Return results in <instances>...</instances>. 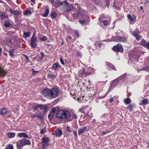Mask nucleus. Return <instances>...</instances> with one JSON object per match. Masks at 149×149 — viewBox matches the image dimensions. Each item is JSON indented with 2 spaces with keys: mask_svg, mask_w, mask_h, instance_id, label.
Wrapping results in <instances>:
<instances>
[{
  "mask_svg": "<svg viewBox=\"0 0 149 149\" xmlns=\"http://www.w3.org/2000/svg\"><path fill=\"white\" fill-rule=\"evenodd\" d=\"M58 93V89L53 88L51 89L47 88L44 89L41 92L42 95L50 99H53L57 97Z\"/></svg>",
  "mask_w": 149,
  "mask_h": 149,
  "instance_id": "1",
  "label": "nucleus"
},
{
  "mask_svg": "<svg viewBox=\"0 0 149 149\" xmlns=\"http://www.w3.org/2000/svg\"><path fill=\"white\" fill-rule=\"evenodd\" d=\"M30 141L26 139L19 140L17 142V149H21V148L26 145H30Z\"/></svg>",
  "mask_w": 149,
  "mask_h": 149,
  "instance_id": "2",
  "label": "nucleus"
},
{
  "mask_svg": "<svg viewBox=\"0 0 149 149\" xmlns=\"http://www.w3.org/2000/svg\"><path fill=\"white\" fill-rule=\"evenodd\" d=\"M125 75H127L126 74H125L123 75L120 76L117 79H116L114 80H113V82L111 83V88H113L116 85V83L117 82H118L119 81H120L121 79H123L125 80L126 79V77L125 76Z\"/></svg>",
  "mask_w": 149,
  "mask_h": 149,
  "instance_id": "3",
  "label": "nucleus"
},
{
  "mask_svg": "<svg viewBox=\"0 0 149 149\" xmlns=\"http://www.w3.org/2000/svg\"><path fill=\"white\" fill-rule=\"evenodd\" d=\"M112 50L116 52H120L122 53L123 52V46L121 44H118L116 46H114L112 48Z\"/></svg>",
  "mask_w": 149,
  "mask_h": 149,
  "instance_id": "4",
  "label": "nucleus"
},
{
  "mask_svg": "<svg viewBox=\"0 0 149 149\" xmlns=\"http://www.w3.org/2000/svg\"><path fill=\"white\" fill-rule=\"evenodd\" d=\"M113 40L117 42H125L127 41V39L125 37L116 36L113 37Z\"/></svg>",
  "mask_w": 149,
  "mask_h": 149,
  "instance_id": "5",
  "label": "nucleus"
},
{
  "mask_svg": "<svg viewBox=\"0 0 149 149\" xmlns=\"http://www.w3.org/2000/svg\"><path fill=\"white\" fill-rule=\"evenodd\" d=\"M35 33H34L31 38L30 45L32 48L36 47L37 44L36 43L37 38L35 36Z\"/></svg>",
  "mask_w": 149,
  "mask_h": 149,
  "instance_id": "6",
  "label": "nucleus"
},
{
  "mask_svg": "<svg viewBox=\"0 0 149 149\" xmlns=\"http://www.w3.org/2000/svg\"><path fill=\"white\" fill-rule=\"evenodd\" d=\"M62 119H68L71 116L70 112L68 111L63 110Z\"/></svg>",
  "mask_w": 149,
  "mask_h": 149,
  "instance_id": "7",
  "label": "nucleus"
},
{
  "mask_svg": "<svg viewBox=\"0 0 149 149\" xmlns=\"http://www.w3.org/2000/svg\"><path fill=\"white\" fill-rule=\"evenodd\" d=\"M42 141L41 143L42 144L46 145V146H48L49 145V139L47 137H43L42 139Z\"/></svg>",
  "mask_w": 149,
  "mask_h": 149,
  "instance_id": "8",
  "label": "nucleus"
},
{
  "mask_svg": "<svg viewBox=\"0 0 149 149\" xmlns=\"http://www.w3.org/2000/svg\"><path fill=\"white\" fill-rule=\"evenodd\" d=\"M139 32L137 30V31H134L132 33V35L135 37L137 40H139L141 38V37L139 35Z\"/></svg>",
  "mask_w": 149,
  "mask_h": 149,
  "instance_id": "9",
  "label": "nucleus"
},
{
  "mask_svg": "<svg viewBox=\"0 0 149 149\" xmlns=\"http://www.w3.org/2000/svg\"><path fill=\"white\" fill-rule=\"evenodd\" d=\"M62 134V131L59 129H57L56 131L53 132L52 134L56 135L57 136L59 137L61 136Z\"/></svg>",
  "mask_w": 149,
  "mask_h": 149,
  "instance_id": "10",
  "label": "nucleus"
},
{
  "mask_svg": "<svg viewBox=\"0 0 149 149\" xmlns=\"http://www.w3.org/2000/svg\"><path fill=\"white\" fill-rule=\"evenodd\" d=\"M140 43L142 46L145 47H146L148 49H149V42L146 43L144 40L142 39L141 40Z\"/></svg>",
  "mask_w": 149,
  "mask_h": 149,
  "instance_id": "11",
  "label": "nucleus"
},
{
  "mask_svg": "<svg viewBox=\"0 0 149 149\" xmlns=\"http://www.w3.org/2000/svg\"><path fill=\"white\" fill-rule=\"evenodd\" d=\"M63 110H60L57 112V113L56 115V117L57 118H59V119H62L63 114Z\"/></svg>",
  "mask_w": 149,
  "mask_h": 149,
  "instance_id": "12",
  "label": "nucleus"
},
{
  "mask_svg": "<svg viewBox=\"0 0 149 149\" xmlns=\"http://www.w3.org/2000/svg\"><path fill=\"white\" fill-rule=\"evenodd\" d=\"M39 108L41 110H45L44 112H46L47 109H48V107L45 105L39 104Z\"/></svg>",
  "mask_w": 149,
  "mask_h": 149,
  "instance_id": "13",
  "label": "nucleus"
},
{
  "mask_svg": "<svg viewBox=\"0 0 149 149\" xmlns=\"http://www.w3.org/2000/svg\"><path fill=\"white\" fill-rule=\"evenodd\" d=\"M7 111V110L6 108H3L0 110V113L1 115L4 116L6 114Z\"/></svg>",
  "mask_w": 149,
  "mask_h": 149,
  "instance_id": "14",
  "label": "nucleus"
},
{
  "mask_svg": "<svg viewBox=\"0 0 149 149\" xmlns=\"http://www.w3.org/2000/svg\"><path fill=\"white\" fill-rule=\"evenodd\" d=\"M37 117L41 121H43L44 120V114L43 113H40V114H38L37 113Z\"/></svg>",
  "mask_w": 149,
  "mask_h": 149,
  "instance_id": "15",
  "label": "nucleus"
},
{
  "mask_svg": "<svg viewBox=\"0 0 149 149\" xmlns=\"http://www.w3.org/2000/svg\"><path fill=\"white\" fill-rule=\"evenodd\" d=\"M7 73L6 72L3 70L0 67V77L5 76Z\"/></svg>",
  "mask_w": 149,
  "mask_h": 149,
  "instance_id": "16",
  "label": "nucleus"
},
{
  "mask_svg": "<svg viewBox=\"0 0 149 149\" xmlns=\"http://www.w3.org/2000/svg\"><path fill=\"white\" fill-rule=\"evenodd\" d=\"M87 128L86 126H84L83 128L81 127L79 128L78 130V133L79 134H80L83 132Z\"/></svg>",
  "mask_w": 149,
  "mask_h": 149,
  "instance_id": "17",
  "label": "nucleus"
},
{
  "mask_svg": "<svg viewBox=\"0 0 149 149\" xmlns=\"http://www.w3.org/2000/svg\"><path fill=\"white\" fill-rule=\"evenodd\" d=\"M18 136L19 137H23L24 138H28L29 136L27 134L25 133H19Z\"/></svg>",
  "mask_w": 149,
  "mask_h": 149,
  "instance_id": "18",
  "label": "nucleus"
},
{
  "mask_svg": "<svg viewBox=\"0 0 149 149\" xmlns=\"http://www.w3.org/2000/svg\"><path fill=\"white\" fill-rule=\"evenodd\" d=\"M59 66L58 63H56L54 64L52 67V68L55 70H57L58 67Z\"/></svg>",
  "mask_w": 149,
  "mask_h": 149,
  "instance_id": "19",
  "label": "nucleus"
},
{
  "mask_svg": "<svg viewBox=\"0 0 149 149\" xmlns=\"http://www.w3.org/2000/svg\"><path fill=\"white\" fill-rule=\"evenodd\" d=\"M148 101L146 99L142 100L141 103L139 104L141 105H146L148 104Z\"/></svg>",
  "mask_w": 149,
  "mask_h": 149,
  "instance_id": "20",
  "label": "nucleus"
},
{
  "mask_svg": "<svg viewBox=\"0 0 149 149\" xmlns=\"http://www.w3.org/2000/svg\"><path fill=\"white\" fill-rule=\"evenodd\" d=\"M55 113L50 111L48 114V117L49 119L52 120L54 117Z\"/></svg>",
  "mask_w": 149,
  "mask_h": 149,
  "instance_id": "21",
  "label": "nucleus"
},
{
  "mask_svg": "<svg viewBox=\"0 0 149 149\" xmlns=\"http://www.w3.org/2000/svg\"><path fill=\"white\" fill-rule=\"evenodd\" d=\"M50 16L52 19L55 18L57 16V13L55 12H52L50 14Z\"/></svg>",
  "mask_w": 149,
  "mask_h": 149,
  "instance_id": "22",
  "label": "nucleus"
},
{
  "mask_svg": "<svg viewBox=\"0 0 149 149\" xmlns=\"http://www.w3.org/2000/svg\"><path fill=\"white\" fill-rule=\"evenodd\" d=\"M59 109V107H53L52 108L50 111L54 113H55L56 112L58 111Z\"/></svg>",
  "mask_w": 149,
  "mask_h": 149,
  "instance_id": "23",
  "label": "nucleus"
},
{
  "mask_svg": "<svg viewBox=\"0 0 149 149\" xmlns=\"http://www.w3.org/2000/svg\"><path fill=\"white\" fill-rule=\"evenodd\" d=\"M4 26L6 27H8L10 26L11 24L8 21H6L4 22Z\"/></svg>",
  "mask_w": 149,
  "mask_h": 149,
  "instance_id": "24",
  "label": "nucleus"
},
{
  "mask_svg": "<svg viewBox=\"0 0 149 149\" xmlns=\"http://www.w3.org/2000/svg\"><path fill=\"white\" fill-rule=\"evenodd\" d=\"M85 68H83L81 70V74H84L86 75V76L88 75L91 74V73L90 72H85Z\"/></svg>",
  "mask_w": 149,
  "mask_h": 149,
  "instance_id": "25",
  "label": "nucleus"
},
{
  "mask_svg": "<svg viewBox=\"0 0 149 149\" xmlns=\"http://www.w3.org/2000/svg\"><path fill=\"white\" fill-rule=\"evenodd\" d=\"M30 34V33L29 32H26L25 31L23 34V37L24 38H28Z\"/></svg>",
  "mask_w": 149,
  "mask_h": 149,
  "instance_id": "26",
  "label": "nucleus"
},
{
  "mask_svg": "<svg viewBox=\"0 0 149 149\" xmlns=\"http://www.w3.org/2000/svg\"><path fill=\"white\" fill-rule=\"evenodd\" d=\"M49 13V10L48 8H46L45 9V12L43 14V16L46 17H47Z\"/></svg>",
  "mask_w": 149,
  "mask_h": 149,
  "instance_id": "27",
  "label": "nucleus"
},
{
  "mask_svg": "<svg viewBox=\"0 0 149 149\" xmlns=\"http://www.w3.org/2000/svg\"><path fill=\"white\" fill-rule=\"evenodd\" d=\"M73 9V6L72 5H68L66 11H69L72 10Z\"/></svg>",
  "mask_w": 149,
  "mask_h": 149,
  "instance_id": "28",
  "label": "nucleus"
},
{
  "mask_svg": "<svg viewBox=\"0 0 149 149\" xmlns=\"http://www.w3.org/2000/svg\"><path fill=\"white\" fill-rule=\"evenodd\" d=\"M8 136L9 138H12L14 137L15 135V133H9L8 132L7 133Z\"/></svg>",
  "mask_w": 149,
  "mask_h": 149,
  "instance_id": "29",
  "label": "nucleus"
},
{
  "mask_svg": "<svg viewBox=\"0 0 149 149\" xmlns=\"http://www.w3.org/2000/svg\"><path fill=\"white\" fill-rule=\"evenodd\" d=\"M131 101V100L129 98H127L125 100L124 103L125 104H128L130 103Z\"/></svg>",
  "mask_w": 149,
  "mask_h": 149,
  "instance_id": "30",
  "label": "nucleus"
},
{
  "mask_svg": "<svg viewBox=\"0 0 149 149\" xmlns=\"http://www.w3.org/2000/svg\"><path fill=\"white\" fill-rule=\"evenodd\" d=\"M0 17L1 19H3L5 18V13L3 12L0 14Z\"/></svg>",
  "mask_w": 149,
  "mask_h": 149,
  "instance_id": "31",
  "label": "nucleus"
},
{
  "mask_svg": "<svg viewBox=\"0 0 149 149\" xmlns=\"http://www.w3.org/2000/svg\"><path fill=\"white\" fill-rule=\"evenodd\" d=\"M11 14H13L15 15H18L20 14V13L18 11H14L12 10V11L10 13Z\"/></svg>",
  "mask_w": 149,
  "mask_h": 149,
  "instance_id": "32",
  "label": "nucleus"
},
{
  "mask_svg": "<svg viewBox=\"0 0 149 149\" xmlns=\"http://www.w3.org/2000/svg\"><path fill=\"white\" fill-rule=\"evenodd\" d=\"M108 66L113 70H116L115 67L113 65L108 63H107Z\"/></svg>",
  "mask_w": 149,
  "mask_h": 149,
  "instance_id": "33",
  "label": "nucleus"
},
{
  "mask_svg": "<svg viewBox=\"0 0 149 149\" xmlns=\"http://www.w3.org/2000/svg\"><path fill=\"white\" fill-rule=\"evenodd\" d=\"M79 13H80V12L78 11L76 13H74L73 15V16L74 18L78 17L79 16Z\"/></svg>",
  "mask_w": 149,
  "mask_h": 149,
  "instance_id": "34",
  "label": "nucleus"
},
{
  "mask_svg": "<svg viewBox=\"0 0 149 149\" xmlns=\"http://www.w3.org/2000/svg\"><path fill=\"white\" fill-rule=\"evenodd\" d=\"M14 49H13L12 50H10L9 51V53L10 56H13L14 55V54L13 53L14 51Z\"/></svg>",
  "mask_w": 149,
  "mask_h": 149,
  "instance_id": "35",
  "label": "nucleus"
},
{
  "mask_svg": "<svg viewBox=\"0 0 149 149\" xmlns=\"http://www.w3.org/2000/svg\"><path fill=\"white\" fill-rule=\"evenodd\" d=\"M28 14H31V12L29 10H26L24 12V14L27 15Z\"/></svg>",
  "mask_w": 149,
  "mask_h": 149,
  "instance_id": "36",
  "label": "nucleus"
},
{
  "mask_svg": "<svg viewBox=\"0 0 149 149\" xmlns=\"http://www.w3.org/2000/svg\"><path fill=\"white\" fill-rule=\"evenodd\" d=\"M6 10L8 11H9L10 13L12 11V9L9 6H7Z\"/></svg>",
  "mask_w": 149,
  "mask_h": 149,
  "instance_id": "37",
  "label": "nucleus"
},
{
  "mask_svg": "<svg viewBox=\"0 0 149 149\" xmlns=\"http://www.w3.org/2000/svg\"><path fill=\"white\" fill-rule=\"evenodd\" d=\"M74 33L75 34V35L76 36L77 38H79V32L78 31L75 30L74 31Z\"/></svg>",
  "mask_w": 149,
  "mask_h": 149,
  "instance_id": "38",
  "label": "nucleus"
},
{
  "mask_svg": "<svg viewBox=\"0 0 149 149\" xmlns=\"http://www.w3.org/2000/svg\"><path fill=\"white\" fill-rule=\"evenodd\" d=\"M127 108L130 109V111H132L133 110L132 109L133 108V106L132 105H129L128 106Z\"/></svg>",
  "mask_w": 149,
  "mask_h": 149,
  "instance_id": "39",
  "label": "nucleus"
},
{
  "mask_svg": "<svg viewBox=\"0 0 149 149\" xmlns=\"http://www.w3.org/2000/svg\"><path fill=\"white\" fill-rule=\"evenodd\" d=\"M6 149H13V147L12 144H9L8 145Z\"/></svg>",
  "mask_w": 149,
  "mask_h": 149,
  "instance_id": "40",
  "label": "nucleus"
},
{
  "mask_svg": "<svg viewBox=\"0 0 149 149\" xmlns=\"http://www.w3.org/2000/svg\"><path fill=\"white\" fill-rule=\"evenodd\" d=\"M39 104L38 105H37V106H36L35 107H33V109L34 111H36V110H37V109H38V108H39Z\"/></svg>",
  "mask_w": 149,
  "mask_h": 149,
  "instance_id": "41",
  "label": "nucleus"
},
{
  "mask_svg": "<svg viewBox=\"0 0 149 149\" xmlns=\"http://www.w3.org/2000/svg\"><path fill=\"white\" fill-rule=\"evenodd\" d=\"M23 56L25 57L26 61L27 62H28L29 61V59L28 58V56H27V55H26L24 54H23Z\"/></svg>",
  "mask_w": 149,
  "mask_h": 149,
  "instance_id": "42",
  "label": "nucleus"
},
{
  "mask_svg": "<svg viewBox=\"0 0 149 149\" xmlns=\"http://www.w3.org/2000/svg\"><path fill=\"white\" fill-rule=\"evenodd\" d=\"M127 17L128 19H130L131 21H133L134 20L130 15H128L127 16Z\"/></svg>",
  "mask_w": 149,
  "mask_h": 149,
  "instance_id": "43",
  "label": "nucleus"
},
{
  "mask_svg": "<svg viewBox=\"0 0 149 149\" xmlns=\"http://www.w3.org/2000/svg\"><path fill=\"white\" fill-rule=\"evenodd\" d=\"M47 39V38L46 36H44L41 38V40L43 41H45Z\"/></svg>",
  "mask_w": 149,
  "mask_h": 149,
  "instance_id": "44",
  "label": "nucleus"
},
{
  "mask_svg": "<svg viewBox=\"0 0 149 149\" xmlns=\"http://www.w3.org/2000/svg\"><path fill=\"white\" fill-rule=\"evenodd\" d=\"M48 77L51 79H53V78L55 76L54 75H52L51 74H48L47 75Z\"/></svg>",
  "mask_w": 149,
  "mask_h": 149,
  "instance_id": "45",
  "label": "nucleus"
},
{
  "mask_svg": "<svg viewBox=\"0 0 149 149\" xmlns=\"http://www.w3.org/2000/svg\"><path fill=\"white\" fill-rule=\"evenodd\" d=\"M37 113H36L35 114H32L31 115V116L32 119L35 118L36 117H37Z\"/></svg>",
  "mask_w": 149,
  "mask_h": 149,
  "instance_id": "46",
  "label": "nucleus"
},
{
  "mask_svg": "<svg viewBox=\"0 0 149 149\" xmlns=\"http://www.w3.org/2000/svg\"><path fill=\"white\" fill-rule=\"evenodd\" d=\"M86 22V20L85 19L83 20H80L79 21V22L81 24H84Z\"/></svg>",
  "mask_w": 149,
  "mask_h": 149,
  "instance_id": "47",
  "label": "nucleus"
},
{
  "mask_svg": "<svg viewBox=\"0 0 149 149\" xmlns=\"http://www.w3.org/2000/svg\"><path fill=\"white\" fill-rule=\"evenodd\" d=\"M66 130L68 131L69 132L71 133L72 132V131L71 130L70 127H69L68 126L67 127Z\"/></svg>",
  "mask_w": 149,
  "mask_h": 149,
  "instance_id": "48",
  "label": "nucleus"
},
{
  "mask_svg": "<svg viewBox=\"0 0 149 149\" xmlns=\"http://www.w3.org/2000/svg\"><path fill=\"white\" fill-rule=\"evenodd\" d=\"M106 4L107 6L108 7L109 5V0H107L106 1Z\"/></svg>",
  "mask_w": 149,
  "mask_h": 149,
  "instance_id": "49",
  "label": "nucleus"
},
{
  "mask_svg": "<svg viewBox=\"0 0 149 149\" xmlns=\"http://www.w3.org/2000/svg\"><path fill=\"white\" fill-rule=\"evenodd\" d=\"M109 132V131H107L106 132H102L101 133V134H102L103 135H104L106 134L107 133H108Z\"/></svg>",
  "mask_w": 149,
  "mask_h": 149,
  "instance_id": "50",
  "label": "nucleus"
},
{
  "mask_svg": "<svg viewBox=\"0 0 149 149\" xmlns=\"http://www.w3.org/2000/svg\"><path fill=\"white\" fill-rule=\"evenodd\" d=\"M46 131V129L45 128H43L42 130L40 131V133L41 134H43Z\"/></svg>",
  "mask_w": 149,
  "mask_h": 149,
  "instance_id": "51",
  "label": "nucleus"
},
{
  "mask_svg": "<svg viewBox=\"0 0 149 149\" xmlns=\"http://www.w3.org/2000/svg\"><path fill=\"white\" fill-rule=\"evenodd\" d=\"M102 22H103L104 24L105 25H106L108 23V21L107 20L103 21Z\"/></svg>",
  "mask_w": 149,
  "mask_h": 149,
  "instance_id": "52",
  "label": "nucleus"
},
{
  "mask_svg": "<svg viewBox=\"0 0 149 149\" xmlns=\"http://www.w3.org/2000/svg\"><path fill=\"white\" fill-rule=\"evenodd\" d=\"M60 61L62 64L64 65L65 64L64 63V62L63 60L61 58H60Z\"/></svg>",
  "mask_w": 149,
  "mask_h": 149,
  "instance_id": "53",
  "label": "nucleus"
},
{
  "mask_svg": "<svg viewBox=\"0 0 149 149\" xmlns=\"http://www.w3.org/2000/svg\"><path fill=\"white\" fill-rule=\"evenodd\" d=\"M84 114L85 115V116L83 118L84 119L88 115L89 113L88 112H87L86 113L85 112H84Z\"/></svg>",
  "mask_w": 149,
  "mask_h": 149,
  "instance_id": "54",
  "label": "nucleus"
},
{
  "mask_svg": "<svg viewBox=\"0 0 149 149\" xmlns=\"http://www.w3.org/2000/svg\"><path fill=\"white\" fill-rule=\"evenodd\" d=\"M142 70H145L147 71H149V68L148 67H146L145 68H143Z\"/></svg>",
  "mask_w": 149,
  "mask_h": 149,
  "instance_id": "55",
  "label": "nucleus"
},
{
  "mask_svg": "<svg viewBox=\"0 0 149 149\" xmlns=\"http://www.w3.org/2000/svg\"><path fill=\"white\" fill-rule=\"evenodd\" d=\"M47 146L46 145H45L43 144H42V149H45L46 148Z\"/></svg>",
  "mask_w": 149,
  "mask_h": 149,
  "instance_id": "56",
  "label": "nucleus"
},
{
  "mask_svg": "<svg viewBox=\"0 0 149 149\" xmlns=\"http://www.w3.org/2000/svg\"><path fill=\"white\" fill-rule=\"evenodd\" d=\"M77 118V116L75 114H74L73 116V118L76 119Z\"/></svg>",
  "mask_w": 149,
  "mask_h": 149,
  "instance_id": "57",
  "label": "nucleus"
},
{
  "mask_svg": "<svg viewBox=\"0 0 149 149\" xmlns=\"http://www.w3.org/2000/svg\"><path fill=\"white\" fill-rule=\"evenodd\" d=\"M79 111L80 112H84H84H85L84 111V109L83 108H81L79 110Z\"/></svg>",
  "mask_w": 149,
  "mask_h": 149,
  "instance_id": "58",
  "label": "nucleus"
},
{
  "mask_svg": "<svg viewBox=\"0 0 149 149\" xmlns=\"http://www.w3.org/2000/svg\"><path fill=\"white\" fill-rule=\"evenodd\" d=\"M64 3L65 4V5H68V3L67 1V0H65V1H64Z\"/></svg>",
  "mask_w": 149,
  "mask_h": 149,
  "instance_id": "59",
  "label": "nucleus"
},
{
  "mask_svg": "<svg viewBox=\"0 0 149 149\" xmlns=\"http://www.w3.org/2000/svg\"><path fill=\"white\" fill-rule=\"evenodd\" d=\"M40 54L41 55V56H42V57H43V56H44V54L43 52H41L40 53Z\"/></svg>",
  "mask_w": 149,
  "mask_h": 149,
  "instance_id": "60",
  "label": "nucleus"
},
{
  "mask_svg": "<svg viewBox=\"0 0 149 149\" xmlns=\"http://www.w3.org/2000/svg\"><path fill=\"white\" fill-rule=\"evenodd\" d=\"M114 4L113 5V7L115 8H117V6H116V4H115L116 2H114Z\"/></svg>",
  "mask_w": 149,
  "mask_h": 149,
  "instance_id": "61",
  "label": "nucleus"
},
{
  "mask_svg": "<svg viewBox=\"0 0 149 149\" xmlns=\"http://www.w3.org/2000/svg\"><path fill=\"white\" fill-rule=\"evenodd\" d=\"M77 54L79 56H81V54L80 52H78L77 53Z\"/></svg>",
  "mask_w": 149,
  "mask_h": 149,
  "instance_id": "62",
  "label": "nucleus"
},
{
  "mask_svg": "<svg viewBox=\"0 0 149 149\" xmlns=\"http://www.w3.org/2000/svg\"><path fill=\"white\" fill-rule=\"evenodd\" d=\"M113 100L112 98H111L110 100H109V102H112L113 101Z\"/></svg>",
  "mask_w": 149,
  "mask_h": 149,
  "instance_id": "63",
  "label": "nucleus"
},
{
  "mask_svg": "<svg viewBox=\"0 0 149 149\" xmlns=\"http://www.w3.org/2000/svg\"><path fill=\"white\" fill-rule=\"evenodd\" d=\"M37 72H38V71H33L32 74L33 75H34Z\"/></svg>",
  "mask_w": 149,
  "mask_h": 149,
  "instance_id": "64",
  "label": "nucleus"
}]
</instances>
